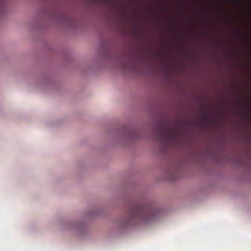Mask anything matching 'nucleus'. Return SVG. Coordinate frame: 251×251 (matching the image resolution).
<instances>
[{"mask_svg":"<svg viewBox=\"0 0 251 251\" xmlns=\"http://www.w3.org/2000/svg\"><path fill=\"white\" fill-rule=\"evenodd\" d=\"M167 26L168 30L171 32L173 33L175 31L176 24L174 21L170 20L167 22Z\"/></svg>","mask_w":251,"mask_h":251,"instance_id":"f03ea898","label":"nucleus"},{"mask_svg":"<svg viewBox=\"0 0 251 251\" xmlns=\"http://www.w3.org/2000/svg\"><path fill=\"white\" fill-rule=\"evenodd\" d=\"M155 211L150 206L136 205L132 206L129 213V218L132 220L142 221L151 220L155 216Z\"/></svg>","mask_w":251,"mask_h":251,"instance_id":"f257e3e1","label":"nucleus"}]
</instances>
